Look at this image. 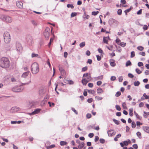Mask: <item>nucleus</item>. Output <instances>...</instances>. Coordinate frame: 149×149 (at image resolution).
I'll list each match as a JSON object with an SVG mask.
<instances>
[{
	"mask_svg": "<svg viewBox=\"0 0 149 149\" xmlns=\"http://www.w3.org/2000/svg\"><path fill=\"white\" fill-rule=\"evenodd\" d=\"M87 128L88 130H90L92 128H94V125H90Z\"/></svg>",
	"mask_w": 149,
	"mask_h": 149,
	"instance_id": "31",
	"label": "nucleus"
},
{
	"mask_svg": "<svg viewBox=\"0 0 149 149\" xmlns=\"http://www.w3.org/2000/svg\"><path fill=\"white\" fill-rule=\"evenodd\" d=\"M121 95V92L120 91H118L116 93L115 96L118 97L119 96Z\"/></svg>",
	"mask_w": 149,
	"mask_h": 149,
	"instance_id": "44",
	"label": "nucleus"
},
{
	"mask_svg": "<svg viewBox=\"0 0 149 149\" xmlns=\"http://www.w3.org/2000/svg\"><path fill=\"white\" fill-rule=\"evenodd\" d=\"M95 98L98 100H100L102 99V97H99L98 96H96L95 97Z\"/></svg>",
	"mask_w": 149,
	"mask_h": 149,
	"instance_id": "49",
	"label": "nucleus"
},
{
	"mask_svg": "<svg viewBox=\"0 0 149 149\" xmlns=\"http://www.w3.org/2000/svg\"><path fill=\"white\" fill-rule=\"evenodd\" d=\"M66 142L64 141H61L60 142V145L61 146H63L67 144Z\"/></svg>",
	"mask_w": 149,
	"mask_h": 149,
	"instance_id": "23",
	"label": "nucleus"
},
{
	"mask_svg": "<svg viewBox=\"0 0 149 149\" xmlns=\"http://www.w3.org/2000/svg\"><path fill=\"white\" fill-rule=\"evenodd\" d=\"M31 22H32V24L34 26H36L37 25V24L36 22L34 20H32L31 21Z\"/></svg>",
	"mask_w": 149,
	"mask_h": 149,
	"instance_id": "59",
	"label": "nucleus"
},
{
	"mask_svg": "<svg viewBox=\"0 0 149 149\" xmlns=\"http://www.w3.org/2000/svg\"><path fill=\"white\" fill-rule=\"evenodd\" d=\"M48 103L49 104V106L50 107H51L52 106H54L55 105V104L54 103H51L50 102H48Z\"/></svg>",
	"mask_w": 149,
	"mask_h": 149,
	"instance_id": "60",
	"label": "nucleus"
},
{
	"mask_svg": "<svg viewBox=\"0 0 149 149\" xmlns=\"http://www.w3.org/2000/svg\"><path fill=\"white\" fill-rule=\"evenodd\" d=\"M86 77L87 79L91 80V77L90 76V74H88V73H86L84 74H83V77Z\"/></svg>",
	"mask_w": 149,
	"mask_h": 149,
	"instance_id": "11",
	"label": "nucleus"
},
{
	"mask_svg": "<svg viewBox=\"0 0 149 149\" xmlns=\"http://www.w3.org/2000/svg\"><path fill=\"white\" fill-rule=\"evenodd\" d=\"M137 49L140 51H142L143 50L144 48L142 46H139L137 47Z\"/></svg>",
	"mask_w": 149,
	"mask_h": 149,
	"instance_id": "32",
	"label": "nucleus"
},
{
	"mask_svg": "<svg viewBox=\"0 0 149 149\" xmlns=\"http://www.w3.org/2000/svg\"><path fill=\"white\" fill-rule=\"evenodd\" d=\"M31 57L32 58L37 57L40 58L39 55L38 54H35L34 53H32L31 54Z\"/></svg>",
	"mask_w": 149,
	"mask_h": 149,
	"instance_id": "20",
	"label": "nucleus"
},
{
	"mask_svg": "<svg viewBox=\"0 0 149 149\" xmlns=\"http://www.w3.org/2000/svg\"><path fill=\"white\" fill-rule=\"evenodd\" d=\"M136 126V125L135 123L133 121L132 123V128H134Z\"/></svg>",
	"mask_w": 149,
	"mask_h": 149,
	"instance_id": "47",
	"label": "nucleus"
},
{
	"mask_svg": "<svg viewBox=\"0 0 149 149\" xmlns=\"http://www.w3.org/2000/svg\"><path fill=\"white\" fill-rule=\"evenodd\" d=\"M88 69V67L87 66H85L84 67H83L82 68V71L83 72H85Z\"/></svg>",
	"mask_w": 149,
	"mask_h": 149,
	"instance_id": "50",
	"label": "nucleus"
},
{
	"mask_svg": "<svg viewBox=\"0 0 149 149\" xmlns=\"http://www.w3.org/2000/svg\"><path fill=\"white\" fill-rule=\"evenodd\" d=\"M10 66V62L8 59L3 57L0 59V66L3 68H8Z\"/></svg>",
	"mask_w": 149,
	"mask_h": 149,
	"instance_id": "1",
	"label": "nucleus"
},
{
	"mask_svg": "<svg viewBox=\"0 0 149 149\" xmlns=\"http://www.w3.org/2000/svg\"><path fill=\"white\" fill-rule=\"evenodd\" d=\"M85 42H82L79 44V46L81 48L85 46Z\"/></svg>",
	"mask_w": 149,
	"mask_h": 149,
	"instance_id": "29",
	"label": "nucleus"
},
{
	"mask_svg": "<svg viewBox=\"0 0 149 149\" xmlns=\"http://www.w3.org/2000/svg\"><path fill=\"white\" fill-rule=\"evenodd\" d=\"M122 106L124 109H126L127 108L125 102H123L122 104Z\"/></svg>",
	"mask_w": 149,
	"mask_h": 149,
	"instance_id": "41",
	"label": "nucleus"
},
{
	"mask_svg": "<svg viewBox=\"0 0 149 149\" xmlns=\"http://www.w3.org/2000/svg\"><path fill=\"white\" fill-rule=\"evenodd\" d=\"M77 15V13L75 12L72 13L71 15V17H73L76 16Z\"/></svg>",
	"mask_w": 149,
	"mask_h": 149,
	"instance_id": "46",
	"label": "nucleus"
},
{
	"mask_svg": "<svg viewBox=\"0 0 149 149\" xmlns=\"http://www.w3.org/2000/svg\"><path fill=\"white\" fill-rule=\"evenodd\" d=\"M140 84V82L139 81H137L134 82V85L135 86H138Z\"/></svg>",
	"mask_w": 149,
	"mask_h": 149,
	"instance_id": "34",
	"label": "nucleus"
},
{
	"mask_svg": "<svg viewBox=\"0 0 149 149\" xmlns=\"http://www.w3.org/2000/svg\"><path fill=\"white\" fill-rule=\"evenodd\" d=\"M24 88L21 86H16L12 89V91L15 92H20L23 91Z\"/></svg>",
	"mask_w": 149,
	"mask_h": 149,
	"instance_id": "5",
	"label": "nucleus"
},
{
	"mask_svg": "<svg viewBox=\"0 0 149 149\" xmlns=\"http://www.w3.org/2000/svg\"><path fill=\"white\" fill-rule=\"evenodd\" d=\"M143 96L145 97V99H148L149 98V95L148 96L146 95L145 93L143 94Z\"/></svg>",
	"mask_w": 149,
	"mask_h": 149,
	"instance_id": "53",
	"label": "nucleus"
},
{
	"mask_svg": "<svg viewBox=\"0 0 149 149\" xmlns=\"http://www.w3.org/2000/svg\"><path fill=\"white\" fill-rule=\"evenodd\" d=\"M100 142L102 143H104L105 142V140L103 139H100L99 140Z\"/></svg>",
	"mask_w": 149,
	"mask_h": 149,
	"instance_id": "51",
	"label": "nucleus"
},
{
	"mask_svg": "<svg viewBox=\"0 0 149 149\" xmlns=\"http://www.w3.org/2000/svg\"><path fill=\"white\" fill-rule=\"evenodd\" d=\"M113 121L114 122L116 125H118L120 123V121L116 120V119L114 118H113Z\"/></svg>",
	"mask_w": 149,
	"mask_h": 149,
	"instance_id": "27",
	"label": "nucleus"
},
{
	"mask_svg": "<svg viewBox=\"0 0 149 149\" xmlns=\"http://www.w3.org/2000/svg\"><path fill=\"white\" fill-rule=\"evenodd\" d=\"M113 61L110 62V65L112 67H114L116 65V64L114 62V61L113 60Z\"/></svg>",
	"mask_w": 149,
	"mask_h": 149,
	"instance_id": "38",
	"label": "nucleus"
},
{
	"mask_svg": "<svg viewBox=\"0 0 149 149\" xmlns=\"http://www.w3.org/2000/svg\"><path fill=\"white\" fill-rule=\"evenodd\" d=\"M132 65V63L130 61H128L126 63L125 66L127 67L128 66H130Z\"/></svg>",
	"mask_w": 149,
	"mask_h": 149,
	"instance_id": "26",
	"label": "nucleus"
},
{
	"mask_svg": "<svg viewBox=\"0 0 149 149\" xmlns=\"http://www.w3.org/2000/svg\"><path fill=\"white\" fill-rule=\"evenodd\" d=\"M133 147L135 149H137L138 148L137 145L136 144H135L133 145Z\"/></svg>",
	"mask_w": 149,
	"mask_h": 149,
	"instance_id": "64",
	"label": "nucleus"
},
{
	"mask_svg": "<svg viewBox=\"0 0 149 149\" xmlns=\"http://www.w3.org/2000/svg\"><path fill=\"white\" fill-rule=\"evenodd\" d=\"M143 130L146 132L149 133V127L147 126L143 127Z\"/></svg>",
	"mask_w": 149,
	"mask_h": 149,
	"instance_id": "17",
	"label": "nucleus"
},
{
	"mask_svg": "<svg viewBox=\"0 0 149 149\" xmlns=\"http://www.w3.org/2000/svg\"><path fill=\"white\" fill-rule=\"evenodd\" d=\"M107 134L109 136L111 137L115 134L116 132L114 130H110L107 131Z\"/></svg>",
	"mask_w": 149,
	"mask_h": 149,
	"instance_id": "8",
	"label": "nucleus"
},
{
	"mask_svg": "<svg viewBox=\"0 0 149 149\" xmlns=\"http://www.w3.org/2000/svg\"><path fill=\"white\" fill-rule=\"evenodd\" d=\"M121 135L120 134H119L117 135L114 139V140L115 141H118V139L119 138L121 137Z\"/></svg>",
	"mask_w": 149,
	"mask_h": 149,
	"instance_id": "21",
	"label": "nucleus"
},
{
	"mask_svg": "<svg viewBox=\"0 0 149 149\" xmlns=\"http://www.w3.org/2000/svg\"><path fill=\"white\" fill-rule=\"evenodd\" d=\"M126 43L124 42H121L120 43V45L122 47H124L126 45Z\"/></svg>",
	"mask_w": 149,
	"mask_h": 149,
	"instance_id": "35",
	"label": "nucleus"
},
{
	"mask_svg": "<svg viewBox=\"0 0 149 149\" xmlns=\"http://www.w3.org/2000/svg\"><path fill=\"white\" fill-rule=\"evenodd\" d=\"M90 81L87 79L84 78L82 79L81 82L83 85L86 86L87 83Z\"/></svg>",
	"mask_w": 149,
	"mask_h": 149,
	"instance_id": "10",
	"label": "nucleus"
},
{
	"mask_svg": "<svg viewBox=\"0 0 149 149\" xmlns=\"http://www.w3.org/2000/svg\"><path fill=\"white\" fill-rule=\"evenodd\" d=\"M17 6L19 8H23V3L21 1L16 2Z\"/></svg>",
	"mask_w": 149,
	"mask_h": 149,
	"instance_id": "14",
	"label": "nucleus"
},
{
	"mask_svg": "<svg viewBox=\"0 0 149 149\" xmlns=\"http://www.w3.org/2000/svg\"><path fill=\"white\" fill-rule=\"evenodd\" d=\"M4 42L6 43H9L10 40V37L9 33L6 31L4 33L3 35Z\"/></svg>",
	"mask_w": 149,
	"mask_h": 149,
	"instance_id": "3",
	"label": "nucleus"
},
{
	"mask_svg": "<svg viewBox=\"0 0 149 149\" xmlns=\"http://www.w3.org/2000/svg\"><path fill=\"white\" fill-rule=\"evenodd\" d=\"M31 70L33 74H36L39 71V65L38 63L35 62L31 65Z\"/></svg>",
	"mask_w": 149,
	"mask_h": 149,
	"instance_id": "2",
	"label": "nucleus"
},
{
	"mask_svg": "<svg viewBox=\"0 0 149 149\" xmlns=\"http://www.w3.org/2000/svg\"><path fill=\"white\" fill-rule=\"evenodd\" d=\"M39 94L41 95H43L45 93L44 91L42 89L40 90L39 91Z\"/></svg>",
	"mask_w": 149,
	"mask_h": 149,
	"instance_id": "33",
	"label": "nucleus"
},
{
	"mask_svg": "<svg viewBox=\"0 0 149 149\" xmlns=\"http://www.w3.org/2000/svg\"><path fill=\"white\" fill-rule=\"evenodd\" d=\"M122 10L121 9H119L117 11V13L119 15H121L122 14Z\"/></svg>",
	"mask_w": 149,
	"mask_h": 149,
	"instance_id": "42",
	"label": "nucleus"
},
{
	"mask_svg": "<svg viewBox=\"0 0 149 149\" xmlns=\"http://www.w3.org/2000/svg\"><path fill=\"white\" fill-rule=\"evenodd\" d=\"M85 145V143L83 142H81V143H79L78 146V148L79 149H81Z\"/></svg>",
	"mask_w": 149,
	"mask_h": 149,
	"instance_id": "16",
	"label": "nucleus"
},
{
	"mask_svg": "<svg viewBox=\"0 0 149 149\" xmlns=\"http://www.w3.org/2000/svg\"><path fill=\"white\" fill-rule=\"evenodd\" d=\"M110 79L111 81H114L116 79V77L115 76H112L111 77Z\"/></svg>",
	"mask_w": 149,
	"mask_h": 149,
	"instance_id": "62",
	"label": "nucleus"
},
{
	"mask_svg": "<svg viewBox=\"0 0 149 149\" xmlns=\"http://www.w3.org/2000/svg\"><path fill=\"white\" fill-rule=\"evenodd\" d=\"M136 135L139 138H140V139L141 138H142L141 134L140 132H137L136 133Z\"/></svg>",
	"mask_w": 149,
	"mask_h": 149,
	"instance_id": "28",
	"label": "nucleus"
},
{
	"mask_svg": "<svg viewBox=\"0 0 149 149\" xmlns=\"http://www.w3.org/2000/svg\"><path fill=\"white\" fill-rule=\"evenodd\" d=\"M88 93L90 94H94V93H95V92L94 90H88Z\"/></svg>",
	"mask_w": 149,
	"mask_h": 149,
	"instance_id": "30",
	"label": "nucleus"
},
{
	"mask_svg": "<svg viewBox=\"0 0 149 149\" xmlns=\"http://www.w3.org/2000/svg\"><path fill=\"white\" fill-rule=\"evenodd\" d=\"M1 18L3 21H5L7 22L10 23L12 21L11 18L8 16L3 15L1 16Z\"/></svg>",
	"mask_w": 149,
	"mask_h": 149,
	"instance_id": "4",
	"label": "nucleus"
},
{
	"mask_svg": "<svg viewBox=\"0 0 149 149\" xmlns=\"http://www.w3.org/2000/svg\"><path fill=\"white\" fill-rule=\"evenodd\" d=\"M103 91L101 88H99L97 90V93L98 94H100L102 93Z\"/></svg>",
	"mask_w": 149,
	"mask_h": 149,
	"instance_id": "19",
	"label": "nucleus"
},
{
	"mask_svg": "<svg viewBox=\"0 0 149 149\" xmlns=\"http://www.w3.org/2000/svg\"><path fill=\"white\" fill-rule=\"evenodd\" d=\"M40 110L41 109H35L33 112H32L31 113H29V114L30 115H32L38 114L40 112Z\"/></svg>",
	"mask_w": 149,
	"mask_h": 149,
	"instance_id": "9",
	"label": "nucleus"
},
{
	"mask_svg": "<svg viewBox=\"0 0 149 149\" xmlns=\"http://www.w3.org/2000/svg\"><path fill=\"white\" fill-rule=\"evenodd\" d=\"M86 117L88 118H90L91 117V115L90 113H87L86 114Z\"/></svg>",
	"mask_w": 149,
	"mask_h": 149,
	"instance_id": "56",
	"label": "nucleus"
},
{
	"mask_svg": "<svg viewBox=\"0 0 149 149\" xmlns=\"http://www.w3.org/2000/svg\"><path fill=\"white\" fill-rule=\"evenodd\" d=\"M92 63V61L91 59H88L86 63H89V64H91Z\"/></svg>",
	"mask_w": 149,
	"mask_h": 149,
	"instance_id": "54",
	"label": "nucleus"
},
{
	"mask_svg": "<svg viewBox=\"0 0 149 149\" xmlns=\"http://www.w3.org/2000/svg\"><path fill=\"white\" fill-rule=\"evenodd\" d=\"M89 17L90 16L89 15L86 14V12H85L84 15L83 16V18L84 20H85L86 19H88L89 18Z\"/></svg>",
	"mask_w": 149,
	"mask_h": 149,
	"instance_id": "18",
	"label": "nucleus"
},
{
	"mask_svg": "<svg viewBox=\"0 0 149 149\" xmlns=\"http://www.w3.org/2000/svg\"><path fill=\"white\" fill-rule=\"evenodd\" d=\"M136 73H137L138 74H139L141 73L142 71H141L139 69L136 68Z\"/></svg>",
	"mask_w": 149,
	"mask_h": 149,
	"instance_id": "36",
	"label": "nucleus"
},
{
	"mask_svg": "<svg viewBox=\"0 0 149 149\" xmlns=\"http://www.w3.org/2000/svg\"><path fill=\"white\" fill-rule=\"evenodd\" d=\"M103 75H102L100 76H99L97 77L96 78L97 79H103Z\"/></svg>",
	"mask_w": 149,
	"mask_h": 149,
	"instance_id": "55",
	"label": "nucleus"
},
{
	"mask_svg": "<svg viewBox=\"0 0 149 149\" xmlns=\"http://www.w3.org/2000/svg\"><path fill=\"white\" fill-rule=\"evenodd\" d=\"M128 76L130 78H133L134 77V75L130 73H129L128 74Z\"/></svg>",
	"mask_w": 149,
	"mask_h": 149,
	"instance_id": "58",
	"label": "nucleus"
},
{
	"mask_svg": "<svg viewBox=\"0 0 149 149\" xmlns=\"http://www.w3.org/2000/svg\"><path fill=\"white\" fill-rule=\"evenodd\" d=\"M135 56V53L134 51H132L131 52V58H133Z\"/></svg>",
	"mask_w": 149,
	"mask_h": 149,
	"instance_id": "48",
	"label": "nucleus"
},
{
	"mask_svg": "<svg viewBox=\"0 0 149 149\" xmlns=\"http://www.w3.org/2000/svg\"><path fill=\"white\" fill-rule=\"evenodd\" d=\"M118 80L119 82H122L123 80V77L122 76L119 77L118 78Z\"/></svg>",
	"mask_w": 149,
	"mask_h": 149,
	"instance_id": "63",
	"label": "nucleus"
},
{
	"mask_svg": "<svg viewBox=\"0 0 149 149\" xmlns=\"http://www.w3.org/2000/svg\"><path fill=\"white\" fill-rule=\"evenodd\" d=\"M99 12L98 11H93L92 13V14L94 15H97L98 13Z\"/></svg>",
	"mask_w": 149,
	"mask_h": 149,
	"instance_id": "37",
	"label": "nucleus"
},
{
	"mask_svg": "<svg viewBox=\"0 0 149 149\" xmlns=\"http://www.w3.org/2000/svg\"><path fill=\"white\" fill-rule=\"evenodd\" d=\"M19 108L18 107H13L11 109V111L12 112H16L18 111L19 109Z\"/></svg>",
	"mask_w": 149,
	"mask_h": 149,
	"instance_id": "13",
	"label": "nucleus"
},
{
	"mask_svg": "<svg viewBox=\"0 0 149 149\" xmlns=\"http://www.w3.org/2000/svg\"><path fill=\"white\" fill-rule=\"evenodd\" d=\"M134 114L135 115L136 117L137 118H138V119L139 120H141V117L139 116V115L135 111H134Z\"/></svg>",
	"mask_w": 149,
	"mask_h": 149,
	"instance_id": "22",
	"label": "nucleus"
},
{
	"mask_svg": "<svg viewBox=\"0 0 149 149\" xmlns=\"http://www.w3.org/2000/svg\"><path fill=\"white\" fill-rule=\"evenodd\" d=\"M129 111L130 115L131 116H133V109L132 108L129 109Z\"/></svg>",
	"mask_w": 149,
	"mask_h": 149,
	"instance_id": "24",
	"label": "nucleus"
},
{
	"mask_svg": "<svg viewBox=\"0 0 149 149\" xmlns=\"http://www.w3.org/2000/svg\"><path fill=\"white\" fill-rule=\"evenodd\" d=\"M67 7L68 8H71L72 9L74 8V6L72 4H68L67 5Z\"/></svg>",
	"mask_w": 149,
	"mask_h": 149,
	"instance_id": "43",
	"label": "nucleus"
},
{
	"mask_svg": "<svg viewBox=\"0 0 149 149\" xmlns=\"http://www.w3.org/2000/svg\"><path fill=\"white\" fill-rule=\"evenodd\" d=\"M116 20L115 19L113 18H111L109 20V22L111 23V24H113L115 22Z\"/></svg>",
	"mask_w": 149,
	"mask_h": 149,
	"instance_id": "25",
	"label": "nucleus"
},
{
	"mask_svg": "<svg viewBox=\"0 0 149 149\" xmlns=\"http://www.w3.org/2000/svg\"><path fill=\"white\" fill-rule=\"evenodd\" d=\"M143 64L142 62H139L138 63V65L139 67H141L143 65Z\"/></svg>",
	"mask_w": 149,
	"mask_h": 149,
	"instance_id": "52",
	"label": "nucleus"
},
{
	"mask_svg": "<svg viewBox=\"0 0 149 149\" xmlns=\"http://www.w3.org/2000/svg\"><path fill=\"white\" fill-rule=\"evenodd\" d=\"M60 72H61V74L62 75H63L65 74V72L64 70H63V71H61Z\"/></svg>",
	"mask_w": 149,
	"mask_h": 149,
	"instance_id": "61",
	"label": "nucleus"
},
{
	"mask_svg": "<svg viewBox=\"0 0 149 149\" xmlns=\"http://www.w3.org/2000/svg\"><path fill=\"white\" fill-rule=\"evenodd\" d=\"M29 74L30 75H31V74L29 71L24 72L23 73L22 75L21 78L23 79L26 78Z\"/></svg>",
	"mask_w": 149,
	"mask_h": 149,
	"instance_id": "7",
	"label": "nucleus"
},
{
	"mask_svg": "<svg viewBox=\"0 0 149 149\" xmlns=\"http://www.w3.org/2000/svg\"><path fill=\"white\" fill-rule=\"evenodd\" d=\"M96 57L97 58V60L98 61H100L101 60V57L99 56V55H97Z\"/></svg>",
	"mask_w": 149,
	"mask_h": 149,
	"instance_id": "57",
	"label": "nucleus"
},
{
	"mask_svg": "<svg viewBox=\"0 0 149 149\" xmlns=\"http://www.w3.org/2000/svg\"><path fill=\"white\" fill-rule=\"evenodd\" d=\"M16 48L17 50L19 52L22 49V47L21 45L19 43L16 44Z\"/></svg>",
	"mask_w": 149,
	"mask_h": 149,
	"instance_id": "12",
	"label": "nucleus"
},
{
	"mask_svg": "<svg viewBox=\"0 0 149 149\" xmlns=\"http://www.w3.org/2000/svg\"><path fill=\"white\" fill-rule=\"evenodd\" d=\"M50 29L49 27H47L43 33V35L45 36L46 39L48 40L49 38Z\"/></svg>",
	"mask_w": 149,
	"mask_h": 149,
	"instance_id": "6",
	"label": "nucleus"
},
{
	"mask_svg": "<svg viewBox=\"0 0 149 149\" xmlns=\"http://www.w3.org/2000/svg\"><path fill=\"white\" fill-rule=\"evenodd\" d=\"M109 37L108 36L107 37H104L103 38V41L104 43L107 44L108 42V40L109 39Z\"/></svg>",
	"mask_w": 149,
	"mask_h": 149,
	"instance_id": "15",
	"label": "nucleus"
},
{
	"mask_svg": "<svg viewBox=\"0 0 149 149\" xmlns=\"http://www.w3.org/2000/svg\"><path fill=\"white\" fill-rule=\"evenodd\" d=\"M55 146V145L54 144L52 145L49 146H47V149H49L53 148Z\"/></svg>",
	"mask_w": 149,
	"mask_h": 149,
	"instance_id": "45",
	"label": "nucleus"
},
{
	"mask_svg": "<svg viewBox=\"0 0 149 149\" xmlns=\"http://www.w3.org/2000/svg\"><path fill=\"white\" fill-rule=\"evenodd\" d=\"M116 109L119 111H120L121 110V108L119 105H117L116 106Z\"/></svg>",
	"mask_w": 149,
	"mask_h": 149,
	"instance_id": "39",
	"label": "nucleus"
},
{
	"mask_svg": "<svg viewBox=\"0 0 149 149\" xmlns=\"http://www.w3.org/2000/svg\"><path fill=\"white\" fill-rule=\"evenodd\" d=\"M131 8H130L129 9H127L125 10L124 11V12L125 13V15H127V13L130 12V11L131 10Z\"/></svg>",
	"mask_w": 149,
	"mask_h": 149,
	"instance_id": "40",
	"label": "nucleus"
}]
</instances>
